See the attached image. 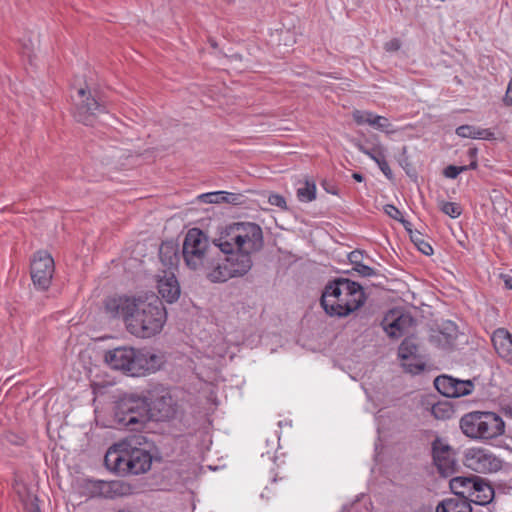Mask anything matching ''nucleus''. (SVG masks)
Returning <instances> with one entry per match:
<instances>
[{"label": "nucleus", "mask_w": 512, "mask_h": 512, "mask_svg": "<svg viewBox=\"0 0 512 512\" xmlns=\"http://www.w3.org/2000/svg\"><path fill=\"white\" fill-rule=\"evenodd\" d=\"M491 341L498 356L512 365V333L498 328L493 332Z\"/></svg>", "instance_id": "nucleus-21"}, {"label": "nucleus", "mask_w": 512, "mask_h": 512, "mask_svg": "<svg viewBox=\"0 0 512 512\" xmlns=\"http://www.w3.org/2000/svg\"><path fill=\"white\" fill-rule=\"evenodd\" d=\"M420 236L421 235L419 233L415 234V235H411V239L415 243V245L418 247L419 251H421L424 255L433 254L432 246L428 242L422 240L420 238Z\"/></svg>", "instance_id": "nucleus-37"}, {"label": "nucleus", "mask_w": 512, "mask_h": 512, "mask_svg": "<svg viewBox=\"0 0 512 512\" xmlns=\"http://www.w3.org/2000/svg\"><path fill=\"white\" fill-rule=\"evenodd\" d=\"M152 447V442L144 435L128 436L107 450L104 464L109 471L119 475L145 473L151 468Z\"/></svg>", "instance_id": "nucleus-1"}, {"label": "nucleus", "mask_w": 512, "mask_h": 512, "mask_svg": "<svg viewBox=\"0 0 512 512\" xmlns=\"http://www.w3.org/2000/svg\"><path fill=\"white\" fill-rule=\"evenodd\" d=\"M376 164L388 179H392L393 173L386 160V154Z\"/></svg>", "instance_id": "nucleus-40"}, {"label": "nucleus", "mask_w": 512, "mask_h": 512, "mask_svg": "<svg viewBox=\"0 0 512 512\" xmlns=\"http://www.w3.org/2000/svg\"><path fill=\"white\" fill-rule=\"evenodd\" d=\"M165 250H171L172 254H173V257H170V260H169V264H173V258H176V253L174 251V248L172 246H168V245H162L160 247V256L162 257L163 254L165 253Z\"/></svg>", "instance_id": "nucleus-47"}, {"label": "nucleus", "mask_w": 512, "mask_h": 512, "mask_svg": "<svg viewBox=\"0 0 512 512\" xmlns=\"http://www.w3.org/2000/svg\"><path fill=\"white\" fill-rule=\"evenodd\" d=\"M463 463L468 469L482 474L495 473L502 467V460L492 451L483 447H470L466 449Z\"/></svg>", "instance_id": "nucleus-8"}, {"label": "nucleus", "mask_w": 512, "mask_h": 512, "mask_svg": "<svg viewBox=\"0 0 512 512\" xmlns=\"http://www.w3.org/2000/svg\"><path fill=\"white\" fill-rule=\"evenodd\" d=\"M434 463L439 473L445 477L454 473L456 460L453 449L441 439H436L432 444Z\"/></svg>", "instance_id": "nucleus-16"}, {"label": "nucleus", "mask_w": 512, "mask_h": 512, "mask_svg": "<svg viewBox=\"0 0 512 512\" xmlns=\"http://www.w3.org/2000/svg\"><path fill=\"white\" fill-rule=\"evenodd\" d=\"M107 112L106 106L92 97L89 91L84 88L77 90L74 117L78 122L85 125H93L96 115Z\"/></svg>", "instance_id": "nucleus-10"}, {"label": "nucleus", "mask_w": 512, "mask_h": 512, "mask_svg": "<svg viewBox=\"0 0 512 512\" xmlns=\"http://www.w3.org/2000/svg\"><path fill=\"white\" fill-rule=\"evenodd\" d=\"M436 512H472V508L467 499L454 496L441 501Z\"/></svg>", "instance_id": "nucleus-25"}, {"label": "nucleus", "mask_w": 512, "mask_h": 512, "mask_svg": "<svg viewBox=\"0 0 512 512\" xmlns=\"http://www.w3.org/2000/svg\"><path fill=\"white\" fill-rule=\"evenodd\" d=\"M398 356L401 361L410 360V358L418 356L415 342L410 338H405L398 348Z\"/></svg>", "instance_id": "nucleus-29"}, {"label": "nucleus", "mask_w": 512, "mask_h": 512, "mask_svg": "<svg viewBox=\"0 0 512 512\" xmlns=\"http://www.w3.org/2000/svg\"><path fill=\"white\" fill-rule=\"evenodd\" d=\"M29 512H40V509L38 506L36 505H33L30 509H29Z\"/></svg>", "instance_id": "nucleus-51"}, {"label": "nucleus", "mask_w": 512, "mask_h": 512, "mask_svg": "<svg viewBox=\"0 0 512 512\" xmlns=\"http://www.w3.org/2000/svg\"><path fill=\"white\" fill-rule=\"evenodd\" d=\"M504 283H505V287L509 290H512V277L510 276H505L504 277Z\"/></svg>", "instance_id": "nucleus-48"}, {"label": "nucleus", "mask_w": 512, "mask_h": 512, "mask_svg": "<svg viewBox=\"0 0 512 512\" xmlns=\"http://www.w3.org/2000/svg\"><path fill=\"white\" fill-rule=\"evenodd\" d=\"M164 364L163 356L150 350H137L134 362V376L150 374L158 371Z\"/></svg>", "instance_id": "nucleus-18"}, {"label": "nucleus", "mask_w": 512, "mask_h": 512, "mask_svg": "<svg viewBox=\"0 0 512 512\" xmlns=\"http://www.w3.org/2000/svg\"><path fill=\"white\" fill-rule=\"evenodd\" d=\"M157 289L161 298L167 303H173L180 297L179 282L171 271H163L162 275H158Z\"/></svg>", "instance_id": "nucleus-19"}, {"label": "nucleus", "mask_w": 512, "mask_h": 512, "mask_svg": "<svg viewBox=\"0 0 512 512\" xmlns=\"http://www.w3.org/2000/svg\"><path fill=\"white\" fill-rule=\"evenodd\" d=\"M171 401L172 400L170 397H168V398L161 397V399H159L158 401H156L154 403L155 408L162 404L165 405V407L162 410L159 409V412H160L159 419L163 420V419L169 418L173 414L174 410L171 406Z\"/></svg>", "instance_id": "nucleus-36"}, {"label": "nucleus", "mask_w": 512, "mask_h": 512, "mask_svg": "<svg viewBox=\"0 0 512 512\" xmlns=\"http://www.w3.org/2000/svg\"><path fill=\"white\" fill-rule=\"evenodd\" d=\"M166 321L167 311L161 299L154 294L140 295L129 332L138 338H151L162 331Z\"/></svg>", "instance_id": "nucleus-3"}, {"label": "nucleus", "mask_w": 512, "mask_h": 512, "mask_svg": "<svg viewBox=\"0 0 512 512\" xmlns=\"http://www.w3.org/2000/svg\"><path fill=\"white\" fill-rule=\"evenodd\" d=\"M354 269L357 273H359L361 276H364V277H371V276L375 275V271L373 268H371L368 265H364L362 263L358 264V266H355Z\"/></svg>", "instance_id": "nucleus-43"}, {"label": "nucleus", "mask_w": 512, "mask_h": 512, "mask_svg": "<svg viewBox=\"0 0 512 512\" xmlns=\"http://www.w3.org/2000/svg\"><path fill=\"white\" fill-rule=\"evenodd\" d=\"M202 272L213 283H223L233 278L226 257L220 255L217 250L213 253Z\"/></svg>", "instance_id": "nucleus-17"}, {"label": "nucleus", "mask_w": 512, "mask_h": 512, "mask_svg": "<svg viewBox=\"0 0 512 512\" xmlns=\"http://www.w3.org/2000/svg\"><path fill=\"white\" fill-rule=\"evenodd\" d=\"M352 177L357 182H362L364 180V177L360 173H353Z\"/></svg>", "instance_id": "nucleus-49"}, {"label": "nucleus", "mask_w": 512, "mask_h": 512, "mask_svg": "<svg viewBox=\"0 0 512 512\" xmlns=\"http://www.w3.org/2000/svg\"><path fill=\"white\" fill-rule=\"evenodd\" d=\"M118 420L131 430L143 427L149 420L150 403L148 399L130 396L124 399L119 407Z\"/></svg>", "instance_id": "nucleus-7"}, {"label": "nucleus", "mask_w": 512, "mask_h": 512, "mask_svg": "<svg viewBox=\"0 0 512 512\" xmlns=\"http://www.w3.org/2000/svg\"><path fill=\"white\" fill-rule=\"evenodd\" d=\"M456 134L462 138L490 139L493 133L489 129L478 128L473 125H461L456 129Z\"/></svg>", "instance_id": "nucleus-26"}, {"label": "nucleus", "mask_w": 512, "mask_h": 512, "mask_svg": "<svg viewBox=\"0 0 512 512\" xmlns=\"http://www.w3.org/2000/svg\"><path fill=\"white\" fill-rule=\"evenodd\" d=\"M434 386L439 393L448 398H459L469 395L474 390V384L470 380H460L448 375H440L435 378Z\"/></svg>", "instance_id": "nucleus-14"}, {"label": "nucleus", "mask_w": 512, "mask_h": 512, "mask_svg": "<svg viewBox=\"0 0 512 512\" xmlns=\"http://www.w3.org/2000/svg\"><path fill=\"white\" fill-rule=\"evenodd\" d=\"M297 198L301 202H311L316 198V185L313 181H305L297 188Z\"/></svg>", "instance_id": "nucleus-28"}, {"label": "nucleus", "mask_w": 512, "mask_h": 512, "mask_svg": "<svg viewBox=\"0 0 512 512\" xmlns=\"http://www.w3.org/2000/svg\"><path fill=\"white\" fill-rule=\"evenodd\" d=\"M477 479L478 476L454 477L450 480L449 486L456 497L465 498L469 501V497H471L472 490L476 485Z\"/></svg>", "instance_id": "nucleus-23"}, {"label": "nucleus", "mask_w": 512, "mask_h": 512, "mask_svg": "<svg viewBox=\"0 0 512 512\" xmlns=\"http://www.w3.org/2000/svg\"><path fill=\"white\" fill-rule=\"evenodd\" d=\"M140 296L114 295L104 301V312L111 319H121L129 331V323L137 311Z\"/></svg>", "instance_id": "nucleus-9"}, {"label": "nucleus", "mask_w": 512, "mask_h": 512, "mask_svg": "<svg viewBox=\"0 0 512 512\" xmlns=\"http://www.w3.org/2000/svg\"><path fill=\"white\" fill-rule=\"evenodd\" d=\"M401 47V41L397 38H393L390 41L386 42L384 48L388 52L398 51Z\"/></svg>", "instance_id": "nucleus-44"}, {"label": "nucleus", "mask_w": 512, "mask_h": 512, "mask_svg": "<svg viewBox=\"0 0 512 512\" xmlns=\"http://www.w3.org/2000/svg\"><path fill=\"white\" fill-rule=\"evenodd\" d=\"M431 413L436 419L445 420L452 417L454 410L446 402H438L432 405Z\"/></svg>", "instance_id": "nucleus-30"}, {"label": "nucleus", "mask_w": 512, "mask_h": 512, "mask_svg": "<svg viewBox=\"0 0 512 512\" xmlns=\"http://www.w3.org/2000/svg\"><path fill=\"white\" fill-rule=\"evenodd\" d=\"M477 153H478V150L476 148H470L468 150V156L471 159V162H470L469 165H463L462 166L463 168H466V171L467 170H474V169H476L478 167Z\"/></svg>", "instance_id": "nucleus-42"}, {"label": "nucleus", "mask_w": 512, "mask_h": 512, "mask_svg": "<svg viewBox=\"0 0 512 512\" xmlns=\"http://www.w3.org/2000/svg\"><path fill=\"white\" fill-rule=\"evenodd\" d=\"M355 146L360 152L367 155L375 163H377L386 154L385 148L380 143H377L372 147H367L365 144L357 142L355 143Z\"/></svg>", "instance_id": "nucleus-27"}, {"label": "nucleus", "mask_w": 512, "mask_h": 512, "mask_svg": "<svg viewBox=\"0 0 512 512\" xmlns=\"http://www.w3.org/2000/svg\"><path fill=\"white\" fill-rule=\"evenodd\" d=\"M207 236L197 228L190 229L184 239L182 255L186 266L194 271H202L216 252Z\"/></svg>", "instance_id": "nucleus-6"}, {"label": "nucleus", "mask_w": 512, "mask_h": 512, "mask_svg": "<svg viewBox=\"0 0 512 512\" xmlns=\"http://www.w3.org/2000/svg\"><path fill=\"white\" fill-rule=\"evenodd\" d=\"M372 127L387 134H393L396 132V129L393 128V125L390 123L389 119L378 114L376 117H374V123Z\"/></svg>", "instance_id": "nucleus-34"}, {"label": "nucleus", "mask_w": 512, "mask_h": 512, "mask_svg": "<svg viewBox=\"0 0 512 512\" xmlns=\"http://www.w3.org/2000/svg\"><path fill=\"white\" fill-rule=\"evenodd\" d=\"M384 211L385 213L391 217L392 219H395V220H398V221H401V222H404L402 220V213L400 212V210L395 207L394 205L392 204H388L384 207Z\"/></svg>", "instance_id": "nucleus-41"}, {"label": "nucleus", "mask_w": 512, "mask_h": 512, "mask_svg": "<svg viewBox=\"0 0 512 512\" xmlns=\"http://www.w3.org/2000/svg\"><path fill=\"white\" fill-rule=\"evenodd\" d=\"M466 171L462 166L449 165L443 170V175L449 179H455L457 176Z\"/></svg>", "instance_id": "nucleus-39"}, {"label": "nucleus", "mask_w": 512, "mask_h": 512, "mask_svg": "<svg viewBox=\"0 0 512 512\" xmlns=\"http://www.w3.org/2000/svg\"><path fill=\"white\" fill-rule=\"evenodd\" d=\"M105 360L112 369L127 372L134 376L135 348L126 346L114 348L106 352Z\"/></svg>", "instance_id": "nucleus-15"}, {"label": "nucleus", "mask_w": 512, "mask_h": 512, "mask_svg": "<svg viewBox=\"0 0 512 512\" xmlns=\"http://www.w3.org/2000/svg\"><path fill=\"white\" fill-rule=\"evenodd\" d=\"M440 210L451 218H458L462 214V208L455 202H441Z\"/></svg>", "instance_id": "nucleus-35"}, {"label": "nucleus", "mask_w": 512, "mask_h": 512, "mask_svg": "<svg viewBox=\"0 0 512 512\" xmlns=\"http://www.w3.org/2000/svg\"><path fill=\"white\" fill-rule=\"evenodd\" d=\"M268 203L272 206L279 207L281 209H287V203L285 198L276 193H272L268 196Z\"/></svg>", "instance_id": "nucleus-38"}, {"label": "nucleus", "mask_w": 512, "mask_h": 512, "mask_svg": "<svg viewBox=\"0 0 512 512\" xmlns=\"http://www.w3.org/2000/svg\"><path fill=\"white\" fill-rule=\"evenodd\" d=\"M228 262V267L232 272L233 278L245 276L252 268V257L244 252L232 250V252H223Z\"/></svg>", "instance_id": "nucleus-20"}, {"label": "nucleus", "mask_w": 512, "mask_h": 512, "mask_svg": "<svg viewBox=\"0 0 512 512\" xmlns=\"http://www.w3.org/2000/svg\"><path fill=\"white\" fill-rule=\"evenodd\" d=\"M460 428L468 438L491 440L504 434L505 422L494 412L473 411L461 417Z\"/></svg>", "instance_id": "nucleus-5"}, {"label": "nucleus", "mask_w": 512, "mask_h": 512, "mask_svg": "<svg viewBox=\"0 0 512 512\" xmlns=\"http://www.w3.org/2000/svg\"><path fill=\"white\" fill-rule=\"evenodd\" d=\"M361 258H362V253L360 251L355 250L349 254V260L355 266H358V264H361V262H360Z\"/></svg>", "instance_id": "nucleus-45"}, {"label": "nucleus", "mask_w": 512, "mask_h": 512, "mask_svg": "<svg viewBox=\"0 0 512 512\" xmlns=\"http://www.w3.org/2000/svg\"><path fill=\"white\" fill-rule=\"evenodd\" d=\"M87 489L91 497L115 499L131 494V486L121 480H87Z\"/></svg>", "instance_id": "nucleus-13"}, {"label": "nucleus", "mask_w": 512, "mask_h": 512, "mask_svg": "<svg viewBox=\"0 0 512 512\" xmlns=\"http://www.w3.org/2000/svg\"><path fill=\"white\" fill-rule=\"evenodd\" d=\"M494 498V490L491 485L484 479L478 477L476 485L472 490L469 502H473L480 506L489 504Z\"/></svg>", "instance_id": "nucleus-24"}, {"label": "nucleus", "mask_w": 512, "mask_h": 512, "mask_svg": "<svg viewBox=\"0 0 512 512\" xmlns=\"http://www.w3.org/2000/svg\"><path fill=\"white\" fill-rule=\"evenodd\" d=\"M55 264L52 256L46 251L35 253L31 263V278L35 286L46 290L51 284Z\"/></svg>", "instance_id": "nucleus-12"}, {"label": "nucleus", "mask_w": 512, "mask_h": 512, "mask_svg": "<svg viewBox=\"0 0 512 512\" xmlns=\"http://www.w3.org/2000/svg\"><path fill=\"white\" fill-rule=\"evenodd\" d=\"M377 114L371 112V111H365V110H355L352 113L353 120L358 125H369L373 126L374 123V117H376Z\"/></svg>", "instance_id": "nucleus-33"}, {"label": "nucleus", "mask_w": 512, "mask_h": 512, "mask_svg": "<svg viewBox=\"0 0 512 512\" xmlns=\"http://www.w3.org/2000/svg\"><path fill=\"white\" fill-rule=\"evenodd\" d=\"M9 441L14 443V444H21L23 442V439L22 438H17L15 440V438H12V439H9Z\"/></svg>", "instance_id": "nucleus-50"}, {"label": "nucleus", "mask_w": 512, "mask_h": 512, "mask_svg": "<svg viewBox=\"0 0 512 512\" xmlns=\"http://www.w3.org/2000/svg\"><path fill=\"white\" fill-rule=\"evenodd\" d=\"M411 322L412 318L407 315L391 313L384 318L382 326L389 337L399 338L404 334L405 329Z\"/></svg>", "instance_id": "nucleus-22"}, {"label": "nucleus", "mask_w": 512, "mask_h": 512, "mask_svg": "<svg viewBox=\"0 0 512 512\" xmlns=\"http://www.w3.org/2000/svg\"><path fill=\"white\" fill-rule=\"evenodd\" d=\"M107 112L106 106L92 97L89 91L84 88L77 90L74 117L78 122L85 125H93L96 115Z\"/></svg>", "instance_id": "nucleus-11"}, {"label": "nucleus", "mask_w": 512, "mask_h": 512, "mask_svg": "<svg viewBox=\"0 0 512 512\" xmlns=\"http://www.w3.org/2000/svg\"><path fill=\"white\" fill-rule=\"evenodd\" d=\"M365 302L363 288L356 282L340 278L326 285L321 305L330 316L345 317Z\"/></svg>", "instance_id": "nucleus-2"}, {"label": "nucleus", "mask_w": 512, "mask_h": 512, "mask_svg": "<svg viewBox=\"0 0 512 512\" xmlns=\"http://www.w3.org/2000/svg\"><path fill=\"white\" fill-rule=\"evenodd\" d=\"M504 100H505L507 105L512 106V77H511V80H510V82L508 84Z\"/></svg>", "instance_id": "nucleus-46"}, {"label": "nucleus", "mask_w": 512, "mask_h": 512, "mask_svg": "<svg viewBox=\"0 0 512 512\" xmlns=\"http://www.w3.org/2000/svg\"><path fill=\"white\" fill-rule=\"evenodd\" d=\"M263 231L253 222H236L227 226L218 239L221 252L238 250L252 255L263 247Z\"/></svg>", "instance_id": "nucleus-4"}, {"label": "nucleus", "mask_w": 512, "mask_h": 512, "mask_svg": "<svg viewBox=\"0 0 512 512\" xmlns=\"http://www.w3.org/2000/svg\"><path fill=\"white\" fill-rule=\"evenodd\" d=\"M402 366L406 372L416 375V374L421 373L424 370L425 362L418 355V356L410 358V360L402 361Z\"/></svg>", "instance_id": "nucleus-31"}, {"label": "nucleus", "mask_w": 512, "mask_h": 512, "mask_svg": "<svg viewBox=\"0 0 512 512\" xmlns=\"http://www.w3.org/2000/svg\"><path fill=\"white\" fill-rule=\"evenodd\" d=\"M229 193L225 191H216L203 193L198 196V200L203 203H221L228 202Z\"/></svg>", "instance_id": "nucleus-32"}]
</instances>
